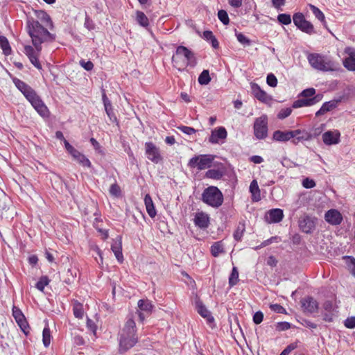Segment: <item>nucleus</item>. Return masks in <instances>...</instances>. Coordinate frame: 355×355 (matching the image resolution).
<instances>
[{
  "instance_id": "15",
  "label": "nucleus",
  "mask_w": 355,
  "mask_h": 355,
  "mask_svg": "<svg viewBox=\"0 0 355 355\" xmlns=\"http://www.w3.org/2000/svg\"><path fill=\"white\" fill-rule=\"evenodd\" d=\"M302 307L304 313H314L318 310V303L312 297H306L301 300Z\"/></svg>"
},
{
  "instance_id": "56",
  "label": "nucleus",
  "mask_w": 355,
  "mask_h": 355,
  "mask_svg": "<svg viewBox=\"0 0 355 355\" xmlns=\"http://www.w3.org/2000/svg\"><path fill=\"white\" fill-rule=\"evenodd\" d=\"M263 319V314L261 311H257L253 315V322L256 324H260Z\"/></svg>"
},
{
  "instance_id": "55",
  "label": "nucleus",
  "mask_w": 355,
  "mask_h": 355,
  "mask_svg": "<svg viewBox=\"0 0 355 355\" xmlns=\"http://www.w3.org/2000/svg\"><path fill=\"white\" fill-rule=\"evenodd\" d=\"M302 186L306 189H311L315 186V182H314V180L306 178L304 180H303Z\"/></svg>"
},
{
  "instance_id": "13",
  "label": "nucleus",
  "mask_w": 355,
  "mask_h": 355,
  "mask_svg": "<svg viewBox=\"0 0 355 355\" xmlns=\"http://www.w3.org/2000/svg\"><path fill=\"white\" fill-rule=\"evenodd\" d=\"M24 53L28 56L32 64L37 69H42V65L38 60L40 51H38L30 45H26L24 46Z\"/></svg>"
},
{
  "instance_id": "43",
  "label": "nucleus",
  "mask_w": 355,
  "mask_h": 355,
  "mask_svg": "<svg viewBox=\"0 0 355 355\" xmlns=\"http://www.w3.org/2000/svg\"><path fill=\"white\" fill-rule=\"evenodd\" d=\"M218 17L224 25H227L230 22L227 12L224 10H220L218 12Z\"/></svg>"
},
{
  "instance_id": "26",
  "label": "nucleus",
  "mask_w": 355,
  "mask_h": 355,
  "mask_svg": "<svg viewBox=\"0 0 355 355\" xmlns=\"http://www.w3.org/2000/svg\"><path fill=\"white\" fill-rule=\"evenodd\" d=\"M196 309L198 313L202 317L207 318L209 322H214V318L211 315L210 312L207 310V309L205 307V306L202 304V302L198 301L196 302Z\"/></svg>"
},
{
  "instance_id": "1",
  "label": "nucleus",
  "mask_w": 355,
  "mask_h": 355,
  "mask_svg": "<svg viewBox=\"0 0 355 355\" xmlns=\"http://www.w3.org/2000/svg\"><path fill=\"white\" fill-rule=\"evenodd\" d=\"M48 28L35 20L33 17H27L26 30L33 46L38 51H41L42 43L53 42L55 39V35L51 33Z\"/></svg>"
},
{
  "instance_id": "49",
  "label": "nucleus",
  "mask_w": 355,
  "mask_h": 355,
  "mask_svg": "<svg viewBox=\"0 0 355 355\" xmlns=\"http://www.w3.org/2000/svg\"><path fill=\"white\" fill-rule=\"evenodd\" d=\"M266 83L269 86L275 87L277 85V79L273 73H270L267 76Z\"/></svg>"
},
{
  "instance_id": "5",
  "label": "nucleus",
  "mask_w": 355,
  "mask_h": 355,
  "mask_svg": "<svg viewBox=\"0 0 355 355\" xmlns=\"http://www.w3.org/2000/svg\"><path fill=\"white\" fill-rule=\"evenodd\" d=\"M307 60L310 65L320 71H336L339 69V64L331 58L320 53H309Z\"/></svg>"
},
{
  "instance_id": "18",
  "label": "nucleus",
  "mask_w": 355,
  "mask_h": 355,
  "mask_svg": "<svg viewBox=\"0 0 355 355\" xmlns=\"http://www.w3.org/2000/svg\"><path fill=\"white\" fill-rule=\"evenodd\" d=\"M340 133L338 130L327 131L322 135L323 142L328 146L337 144L340 142Z\"/></svg>"
},
{
  "instance_id": "33",
  "label": "nucleus",
  "mask_w": 355,
  "mask_h": 355,
  "mask_svg": "<svg viewBox=\"0 0 355 355\" xmlns=\"http://www.w3.org/2000/svg\"><path fill=\"white\" fill-rule=\"evenodd\" d=\"M0 46L5 55H8L10 54L11 48L8 39L5 36L0 35Z\"/></svg>"
},
{
  "instance_id": "54",
  "label": "nucleus",
  "mask_w": 355,
  "mask_h": 355,
  "mask_svg": "<svg viewBox=\"0 0 355 355\" xmlns=\"http://www.w3.org/2000/svg\"><path fill=\"white\" fill-rule=\"evenodd\" d=\"M345 326L349 329L355 328V316L347 318L344 322Z\"/></svg>"
},
{
  "instance_id": "63",
  "label": "nucleus",
  "mask_w": 355,
  "mask_h": 355,
  "mask_svg": "<svg viewBox=\"0 0 355 355\" xmlns=\"http://www.w3.org/2000/svg\"><path fill=\"white\" fill-rule=\"evenodd\" d=\"M214 37L215 36L213 33L210 31H205L203 32V38L208 42L214 39Z\"/></svg>"
},
{
  "instance_id": "39",
  "label": "nucleus",
  "mask_w": 355,
  "mask_h": 355,
  "mask_svg": "<svg viewBox=\"0 0 355 355\" xmlns=\"http://www.w3.org/2000/svg\"><path fill=\"white\" fill-rule=\"evenodd\" d=\"M51 331L49 327H44L42 332V342L45 347H48L51 343Z\"/></svg>"
},
{
  "instance_id": "40",
  "label": "nucleus",
  "mask_w": 355,
  "mask_h": 355,
  "mask_svg": "<svg viewBox=\"0 0 355 355\" xmlns=\"http://www.w3.org/2000/svg\"><path fill=\"white\" fill-rule=\"evenodd\" d=\"M343 66L350 71H355V58L347 57L343 60Z\"/></svg>"
},
{
  "instance_id": "27",
  "label": "nucleus",
  "mask_w": 355,
  "mask_h": 355,
  "mask_svg": "<svg viewBox=\"0 0 355 355\" xmlns=\"http://www.w3.org/2000/svg\"><path fill=\"white\" fill-rule=\"evenodd\" d=\"M250 192L252 193V200L253 202H258L261 200V193L257 180H254L250 185Z\"/></svg>"
},
{
  "instance_id": "25",
  "label": "nucleus",
  "mask_w": 355,
  "mask_h": 355,
  "mask_svg": "<svg viewBox=\"0 0 355 355\" xmlns=\"http://www.w3.org/2000/svg\"><path fill=\"white\" fill-rule=\"evenodd\" d=\"M102 100H103V105L105 107V110L106 114H107L108 117L112 121H116V118L113 112L111 101L107 97L105 92L103 93Z\"/></svg>"
},
{
  "instance_id": "3",
  "label": "nucleus",
  "mask_w": 355,
  "mask_h": 355,
  "mask_svg": "<svg viewBox=\"0 0 355 355\" xmlns=\"http://www.w3.org/2000/svg\"><path fill=\"white\" fill-rule=\"evenodd\" d=\"M138 342L135 322L129 318L119 335V351L123 354L133 347Z\"/></svg>"
},
{
  "instance_id": "23",
  "label": "nucleus",
  "mask_w": 355,
  "mask_h": 355,
  "mask_svg": "<svg viewBox=\"0 0 355 355\" xmlns=\"http://www.w3.org/2000/svg\"><path fill=\"white\" fill-rule=\"evenodd\" d=\"M194 223L197 227L205 229L209 226V218L207 214L203 212H198L196 214Z\"/></svg>"
},
{
  "instance_id": "28",
  "label": "nucleus",
  "mask_w": 355,
  "mask_h": 355,
  "mask_svg": "<svg viewBox=\"0 0 355 355\" xmlns=\"http://www.w3.org/2000/svg\"><path fill=\"white\" fill-rule=\"evenodd\" d=\"M111 249L114 252L116 259L119 262L122 263L123 261V256L122 254V245L121 238L119 241H115L111 246Z\"/></svg>"
},
{
  "instance_id": "60",
  "label": "nucleus",
  "mask_w": 355,
  "mask_h": 355,
  "mask_svg": "<svg viewBox=\"0 0 355 355\" xmlns=\"http://www.w3.org/2000/svg\"><path fill=\"white\" fill-rule=\"evenodd\" d=\"M84 26L89 31H92V30L94 29V28H95L94 23L88 17H86V18H85Z\"/></svg>"
},
{
  "instance_id": "12",
  "label": "nucleus",
  "mask_w": 355,
  "mask_h": 355,
  "mask_svg": "<svg viewBox=\"0 0 355 355\" xmlns=\"http://www.w3.org/2000/svg\"><path fill=\"white\" fill-rule=\"evenodd\" d=\"M317 218L305 215L300 218L298 223L301 231L306 234L312 233L315 228Z\"/></svg>"
},
{
  "instance_id": "50",
  "label": "nucleus",
  "mask_w": 355,
  "mask_h": 355,
  "mask_svg": "<svg viewBox=\"0 0 355 355\" xmlns=\"http://www.w3.org/2000/svg\"><path fill=\"white\" fill-rule=\"evenodd\" d=\"M12 311V316L15 318V321L25 317L21 309L15 306H13Z\"/></svg>"
},
{
  "instance_id": "6",
  "label": "nucleus",
  "mask_w": 355,
  "mask_h": 355,
  "mask_svg": "<svg viewBox=\"0 0 355 355\" xmlns=\"http://www.w3.org/2000/svg\"><path fill=\"white\" fill-rule=\"evenodd\" d=\"M272 138L275 141L283 142L293 139L291 142L297 145L300 142L311 140L312 135L307 131L300 129L287 131L276 130L273 132Z\"/></svg>"
},
{
  "instance_id": "24",
  "label": "nucleus",
  "mask_w": 355,
  "mask_h": 355,
  "mask_svg": "<svg viewBox=\"0 0 355 355\" xmlns=\"http://www.w3.org/2000/svg\"><path fill=\"white\" fill-rule=\"evenodd\" d=\"M74 152L75 153H73L71 155L74 160H76L77 162H78L80 165H82L84 167L90 168L92 166L91 162L89 160L88 158L85 157V155L82 154L78 150H76Z\"/></svg>"
},
{
  "instance_id": "9",
  "label": "nucleus",
  "mask_w": 355,
  "mask_h": 355,
  "mask_svg": "<svg viewBox=\"0 0 355 355\" xmlns=\"http://www.w3.org/2000/svg\"><path fill=\"white\" fill-rule=\"evenodd\" d=\"M254 134L258 139H263L267 137L268 119L266 115L256 119L254 123Z\"/></svg>"
},
{
  "instance_id": "21",
  "label": "nucleus",
  "mask_w": 355,
  "mask_h": 355,
  "mask_svg": "<svg viewBox=\"0 0 355 355\" xmlns=\"http://www.w3.org/2000/svg\"><path fill=\"white\" fill-rule=\"evenodd\" d=\"M284 213L281 209H272L269 210L266 214V218L269 223H277L283 219Z\"/></svg>"
},
{
  "instance_id": "53",
  "label": "nucleus",
  "mask_w": 355,
  "mask_h": 355,
  "mask_svg": "<svg viewBox=\"0 0 355 355\" xmlns=\"http://www.w3.org/2000/svg\"><path fill=\"white\" fill-rule=\"evenodd\" d=\"M178 129L184 134H187L188 135H193L196 132V130L193 128L184 125L178 127Z\"/></svg>"
},
{
  "instance_id": "7",
  "label": "nucleus",
  "mask_w": 355,
  "mask_h": 355,
  "mask_svg": "<svg viewBox=\"0 0 355 355\" xmlns=\"http://www.w3.org/2000/svg\"><path fill=\"white\" fill-rule=\"evenodd\" d=\"M202 200L212 207L218 208L223 202V195L218 187L210 186L203 191Z\"/></svg>"
},
{
  "instance_id": "57",
  "label": "nucleus",
  "mask_w": 355,
  "mask_h": 355,
  "mask_svg": "<svg viewBox=\"0 0 355 355\" xmlns=\"http://www.w3.org/2000/svg\"><path fill=\"white\" fill-rule=\"evenodd\" d=\"M291 328V324L288 322H278L277 324V329L278 331H286Z\"/></svg>"
},
{
  "instance_id": "41",
  "label": "nucleus",
  "mask_w": 355,
  "mask_h": 355,
  "mask_svg": "<svg viewBox=\"0 0 355 355\" xmlns=\"http://www.w3.org/2000/svg\"><path fill=\"white\" fill-rule=\"evenodd\" d=\"M16 322L20 327L21 330L26 334H29L30 327L25 317L21 319L16 320Z\"/></svg>"
},
{
  "instance_id": "52",
  "label": "nucleus",
  "mask_w": 355,
  "mask_h": 355,
  "mask_svg": "<svg viewBox=\"0 0 355 355\" xmlns=\"http://www.w3.org/2000/svg\"><path fill=\"white\" fill-rule=\"evenodd\" d=\"M79 64L83 69L88 71L92 70L94 68V64L89 60L86 61L82 59L80 60Z\"/></svg>"
},
{
  "instance_id": "29",
  "label": "nucleus",
  "mask_w": 355,
  "mask_h": 355,
  "mask_svg": "<svg viewBox=\"0 0 355 355\" xmlns=\"http://www.w3.org/2000/svg\"><path fill=\"white\" fill-rule=\"evenodd\" d=\"M73 313L78 319H82L84 316L83 306L78 300L73 301Z\"/></svg>"
},
{
  "instance_id": "45",
  "label": "nucleus",
  "mask_w": 355,
  "mask_h": 355,
  "mask_svg": "<svg viewBox=\"0 0 355 355\" xmlns=\"http://www.w3.org/2000/svg\"><path fill=\"white\" fill-rule=\"evenodd\" d=\"M237 40L244 46H250L251 41L241 33H236Z\"/></svg>"
},
{
  "instance_id": "30",
  "label": "nucleus",
  "mask_w": 355,
  "mask_h": 355,
  "mask_svg": "<svg viewBox=\"0 0 355 355\" xmlns=\"http://www.w3.org/2000/svg\"><path fill=\"white\" fill-rule=\"evenodd\" d=\"M136 21L142 27L147 28L149 26V21L144 12L137 11Z\"/></svg>"
},
{
  "instance_id": "14",
  "label": "nucleus",
  "mask_w": 355,
  "mask_h": 355,
  "mask_svg": "<svg viewBox=\"0 0 355 355\" xmlns=\"http://www.w3.org/2000/svg\"><path fill=\"white\" fill-rule=\"evenodd\" d=\"M322 94H316L315 96L310 98H300L293 102L292 107L299 108L302 107L312 106L322 99Z\"/></svg>"
},
{
  "instance_id": "34",
  "label": "nucleus",
  "mask_w": 355,
  "mask_h": 355,
  "mask_svg": "<svg viewBox=\"0 0 355 355\" xmlns=\"http://www.w3.org/2000/svg\"><path fill=\"white\" fill-rule=\"evenodd\" d=\"M239 282V271L236 267H233L232 272L229 277L230 287H233L237 284Z\"/></svg>"
},
{
  "instance_id": "17",
  "label": "nucleus",
  "mask_w": 355,
  "mask_h": 355,
  "mask_svg": "<svg viewBox=\"0 0 355 355\" xmlns=\"http://www.w3.org/2000/svg\"><path fill=\"white\" fill-rule=\"evenodd\" d=\"M33 14L35 17V20H37L41 24L52 29L53 27V21L50 16L44 10H34Z\"/></svg>"
},
{
  "instance_id": "36",
  "label": "nucleus",
  "mask_w": 355,
  "mask_h": 355,
  "mask_svg": "<svg viewBox=\"0 0 355 355\" xmlns=\"http://www.w3.org/2000/svg\"><path fill=\"white\" fill-rule=\"evenodd\" d=\"M308 6L310 8L311 10L312 11L314 16L315 17V18H317L321 22L324 23L325 17L323 12L314 5L309 4Z\"/></svg>"
},
{
  "instance_id": "16",
  "label": "nucleus",
  "mask_w": 355,
  "mask_h": 355,
  "mask_svg": "<svg viewBox=\"0 0 355 355\" xmlns=\"http://www.w3.org/2000/svg\"><path fill=\"white\" fill-rule=\"evenodd\" d=\"M325 220L332 225H340L343 221V216L340 211L337 209H331L328 210L324 214Z\"/></svg>"
},
{
  "instance_id": "59",
  "label": "nucleus",
  "mask_w": 355,
  "mask_h": 355,
  "mask_svg": "<svg viewBox=\"0 0 355 355\" xmlns=\"http://www.w3.org/2000/svg\"><path fill=\"white\" fill-rule=\"evenodd\" d=\"M297 347V344L293 343L288 345L282 352L286 355H288L293 350Z\"/></svg>"
},
{
  "instance_id": "44",
  "label": "nucleus",
  "mask_w": 355,
  "mask_h": 355,
  "mask_svg": "<svg viewBox=\"0 0 355 355\" xmlns=\"http://www.w3.org/2000/svg\"><path fill=\"white\" fill-rule=\"evenodd\" d=\"M277 19L279 23L284 24V25H288L291 23V15L288 14H286V13L279 14L277 16Z\"/></svg>"
},
{
  "instance_id": "20",
  "label": "nucleus",
  "mask_w": 355,
  "mask_h": 355,
  "mask_svg": "<svg viewBox=\"0 0 355 355\" xmlns=\"http://www.w3.org/2000/svg\"><path fill=\"white\" fill-rule=\"evenodd\" d=\"M227 135V133L225 128H215L211 131L209 141L211 144H218L220 140H224Z\"/></svg>"
},
{
  "instance_id": "4",
  "label": "nucleus",
  "mask_w": 355,
  "mask_h": 355,
  "mask_svg": "<svg viewBox=\"0 0 355 355\" xmlns=\"http://www.w3.org/2000/svg\"><path fill=\"white\" fill-rule=\"evenodd\" d=\"M172 63L178 71H182L187 67L193 68L197 64V59L193 51L184 46H178L172 57Z\"/></svg>"
},
{
  "instance_id": "8",
  "label": "nucleus",
  "mask_w": 355,
  "mask_h": 355,
  "mask_svg": "<svg viewBox=\"0 0 355 355\" xmlns=\"http://www.w3.org/2000/svg\"><path fill=\"white\" fill-rule=\"evenodd\" d=\"M215 156L212 155H200L191 158L188 162V166L199 171L209 168L211 166Z\"/></svg>"
},
{
  "instance_id": "11",
  "label": "nucleus",
  "mask_w": 355,
  "mask_h": 355,
  "mask_svg": "<svg viewBox=\"0 0 355 355\" xmlns=\"http://www.w3.org/2000/svg\"><path fill=\"white\" fill-rule=\"evenodd\" d=\"M145 153L147 158L155 164H158L162 161L159 149L153 142H146Z\"/></svg>"
},
{
  "instance_id": "46",
  "label": "nucleus",
  "mask_w": 355,
  "mask_h": 355,
  "mask_svg": "<svg viewBox=\"0 0 355 355\" xmlns=\"http://www.w3.org/2000/svg\"><path fill=\"white\" fill-rule=\"evenodd\" d=\"M291 112H292L291 107L283 108L279 112V113L277 114V118L279 119H284L286 117H288V116H290Z\"/></svg>"
},
{
  "instance_id": "10",
  "label": "nucleus",
  "mask_w": 355,
  "mask_h": 355,
  "mask_svg": "<svg viewBox=\"0 0 355 355\" xmlns=\"http://www.w3.org/2000/svg\"><path fill=\"white\" fill-rule=\"evenodd\" d=\"M293 23L302 31L311 35L315 33L313 24L306 20L304 15L301 12L294 14L293 17Z\"/></svg>"
},
{
  "instance_id": "64",
  "label": "nucleus",
  "mask_w": 355,
  "mask_h": 355,
  "mask_svg": "<svg viewBox=\"0 0 355 355\" xmlns=\"http://www.w3.org/2000/svg\"><path fill=\"white\" fill-rule=\"evenodd\" d=\"M64 146L67 151L71 155L76 150L73 146H72L66 139L64 141Z\"/></svg>"
},
{
  "instance_id": "47",
  "label": "nucleus",
  "mask_w": 355,
  "mask_h": 355,
  "mask_svg": "<svg viewBox=\"0 0 355 355\" xmlns=\"http://www.w3.org/2000/svg\"><path fill=\"white\" fill-rule=\"evenodd\" d=\"M109 191L110 195L114 197H119L121 195L120 187L116 183H114L110 186Z\"/></svg>"
},
{
  "instance_id": "22",
  "label": "nucleus",
  "mask_w": 355,
  "mask_h": 355,
  "mask_svg": "<svg viewBox=\"0 0 355 355\" xmlns=\"http://www.w3.org/2000/svg\"><path fill=\"white\" fill-rule=\"evenodd\" d=\"M340 103L339 100H332L327 102H325L322 104L319 110H318L315 113L316 116H319L324 114L325 113L331 111L332 110L337 107L338 103Z\"/></svg>"
},
{
  "instance_id": "58",
  "label": "nucleus",
  "mask_w": 355,
  "mask_h": 355,
  "mask_svg": "<svg viewBox=\"0 0 355 355\" xmlns=\"http://www.w3.org/2000/svg\"><path fill=\"white\" fill-rule=\"evenodd\" d=\"M270 309L276 313H286V309L281 305L278 304H275L270 305Z\"/></svg>"
},
{
  "instance_id": "2",
  "label": "nucleus",
  "mask_w": 355,
  "mask_h": 355,
  "mask_svg": "<svg viewBox=\"0 0 355 355\" xmlns=\"http://www.w3.org/2000/svg\"><path fill=\"white\" fill-rule=\"evenodd\" d=\"M12 81L37 112L44 118L49 117V110L36 92L28 84L17 78H13Z\"/></svg>"
},
{
  "instance_id": "35",
  "label": "nucleus",
  "mask_w": 355,
  "mask_h": 355,
  "mask_svg": "<svg viewBox=\"0 0 355 355\" xmlns=\"http://www.w3.org/2000/svg\"><path fill=\"white\" fill-rule=\"evenodd\" d=\"M198 83L201 85H208L211 81V77L208 70L205 69L202 71L198 77Z\"/></svg>"
},
{
  "instance_id": "38",
  "label": "nucleus",
  "mask_w": 355,
  "mask_h": 355,
  "mask_svg": "<svg viewBox=\"0 0 355 355\" xmlns=\"http://www.w3.org/2000/svg\"><path fill=\"white\" fill-rule=\"evenodd\" d=\"M223 252V246L221 242H216L211 247V253L215 257H217L220 253Z\"/></svg>"
},
{
  "instance_id": "31",
  "label": "nucleus",
  "mask_w": 355,
  "mask_h": 355,
  "mask_svg": "<svg viewBox=\"0 0 355 355\" xmlns=\"http://www.w3.org/2000/svg\"><path fill=\"white\" fill-rule=\"evenodd\" d=\"M245 230L244 222H239L234 232V238L236 241H241Z\"/></svg>"
},
{
  "instance_id": "62",
  "label": "nucleus",
  "mask_w": 355,
  "mask_h": 355,
  "mask_svg": "<svg viewBox=\"0 0 355 355\" xmlns=\"http://www.w3.org/2000/svg\"><path fill=\"white\" fill-rule=\"evenodd\" d=\"M272 6L277 10L284 6L286 0H271Z\"/></svg>"
},
{
  "instance_id": "48",
  "label": "nucleus",
  "mask_w": 355,
  "mask_h": 355,
  "mask_svg": "<svg viewBox=\"0 0 355 355\" xmlns=\"http://www.w3.org/2000/svg\"><path fill=\"white\" fill-rule=\"evenodd\" d=\"M315 89L314 88H309V89H306L303 90L301 92L300 96L305 98H310L315 96Z\"/></svg>"
},
{
  "instance_id": "61",
  "label": "nucleus",
  "mask_w": 355,
  "mask_h": 355,
  "mask_svg": "<svg viewBox=\"0 0 355 355\" xmlns=\"http://www.w3.org/2000/svg\"><path fill=\"white\" fill-rule=\"evenodd\" d=\"M146 209L150 218H154L156 216L157 213L153 203L146 207Z\"/></svg>"
},
{
  "instance_id": "42",
  "label": "nucleus",
  "mask_w": 355,
  "mask_h": 355,
  "mask_svg": "<svg viewBox=\"0 0 355 355\" xmlns=\"http://www.w3.org/2000/svg\"><path fill=\"white\" fill-rule=\"evenodd\" d=\"M49 279L47 276H42L37 282L35 287L40 291H43L45 286L49 284Z\"/></svg>"
},
{
  "instance_id": "51",
  "label": "nucleus",
  "mask_w": 355,
  "mask_h": 355,
  "mask_svg": "<svg viewBox=\"0 0 355 355\" xmlns=\"http://www.w3.org/2000/svg\"><path fill=\"white\" fill-rule=\"evenodd\" d=\"M343 258L349 261L348 265L350 268L351 272L355 277V258L351 256H345Z\"/></svg>"
},
{
  "instance_id": "37",
  "label": "nucleus",
  "mask_w": 355,
  "mask_h": 355,
  "mask_svg": "<svg viewBox=\"0 0 355 355\" xmlns=\"http://www.w3.org/2000/svg\"><path fill=\"white\" fill-rule=\"evenodd\" d=\"M223 175V173L218 169H209L205 173L207 178L214 180H220L222 178Z\"/></svg>"
},
{
  "instance_id": "32",
  "label": "nucleus",
  "mask_w": 355,
  "mask_h": 355,
  "mask_svg": "<svg viewBox=\"0 0 355 355\" xmlns=\"http://www.w3.org/2000/svg\"><path fill=\"white\" fill-rule=\"evenodd\" d=\"M138 307L139 308V311H144L146 313H150L153 309V305L151 302L148 300H139L138 301Z\"/></svg>"
},
{
  "instance_id": "19",
  "label": "nucleus",
  "mask_w": 355,
  "mask_h": 355,
  "mask_svg": "<svg viewBox=\"0 0 355 355\" xmlns=\"http://www.w3.org/2000/svg\"><path fill=\"white\" fill-rule=\"evenodd\" d=\"M251 89L254 97L259 101L268 103L271 100V97L265 91L262 90L257 83H251Z\"/></svg>"
}]
</instances>
